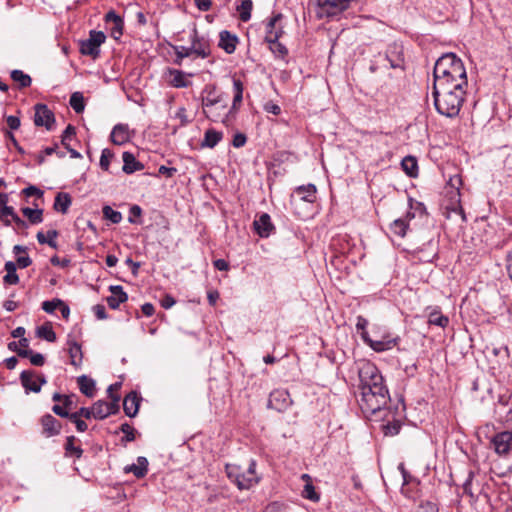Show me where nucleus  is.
<instances>
[{"instance_id": "nucleus-48", "label": "nucleus", "mask_w": 512, "mask_h": 512, "mask_svg": "<svg viewBox=\"0 0 512 512\" xmlns=\"http://www.w3.org/2000/svg\"><path fill=\"white\" fill-rule=\"evenodd\" d=\"M76 134V129L72 125H68L66 129L64 130L62 134L61 143L65 148H68V145H70V141Z\"/></svg>"}, {"instance_id": "nucleus-19", "label": "nucleus", "mask_w": 512, "mask_h": 512, "mask_svg": "<svg viewBox=\"0 0 512 512\" xmlns=\"http://www.w3.org/2000/svg\"><path fill=\"white\" fill-rule=\"evenodd\" d=\"M238 37L227 30H223L219 34V47L226 53L232 54L237 46Z\"/></svg>"}, {"instance_id": "nucleus-61", "label": "nucleus", "mask_w": 512, "mask_h": 512, "mask_svg": "<svg viewBox=\"0 0 512 512\" xmlns=\"http://www.w3.org/2000/svg\"><path fill=\"white\" fill-rule=\"evenodd\" d=\"M123 26L124 22L121 20V22L114 23V27L111 30V35L114 39H119L120 36L123 34Z\"/></svg>"}, {"instance_id": "nucleus-12", "label": "nucleus", "mask_w": 512, "mask_h": 512, "mask_svg": "<svg viewBox=\"0 0 512 512\" xmlns=\"http://www.w3.org/2000/svg\"><path fill=\"white\" fill-rule=\"evenodd\" d=\"M385 60L392 69H403L404 57L402 47L396 43L390 45L386 50Z\"/></svg>"}, {"instance_id": "nucleus-35", "label": "nucleus", "mask_w": 512, "mask_h": 512, "mask_svg": "<svg viewBox=\"0 0 512 512\" xmlns=\"http://www.w3.org/2000/svg\"><path fill=\"white\" fill-rule=\"evenodd\" d=\"M23 215L28 218L31 224H39L43 221V210L24 207L21 209Z\"/></svg>"}, {"instance_id": "nucleus-38", "label": "nucleus", "mask_w": 512, "mask_h": 512, "mask_svg": "<svg viewBox=\"0 0 512 512\" xmlns=\"http://www.w3.org/2000/svg\"><path fill=\"white\" fill-rule=\"evenodd\" d=\"M36 335L39 338L45 339L48 342H55L56 341V334L53 331L50 324H44L37 328Z\"/></svg>"}, {"instance_id": "nucleus-5", "label": "nucleus", "mask_w": 512, "mask_h": 512, "mask_svg": "<svg viewBox=\"0 0 512 512\" xmlns=\"http://www.w3.org/2000/svg\"><path fill=\"white\" fill-rule=\"evenodd\" d=\"M206 96L202 97V107L205 116L214 122H218L221 118V113L219 111H214L215 106H221L222 110L227 109V102L223 98L222 95H216L214 88H206L204 90Z\"/></svg>"}, {"instance_id": "nucleus-46", "label": "nucleus", "mask_w": 512, "mask_h": 512, "mask_svg": "<svg viewBox=\"0 0 512 512\" xmlns=\"http://www.w3.org/2000/svg\"><path fill=\"white\" fill-rule=\"evenodd\" d=\"M302 496L305 499L311 500L313 502H317L320 499L319 494L316 493L315 487L312 485L311 482H308L305 484L303 492H302Z\"/></svg>"}, {"instance_id": "nucleus-6", "label": "nucleus", "mask_w": 512, "mask_h": 512, "mask_svg": "<svg viewBox=\"0 0 512 512\" xmlns=\"http://www.w3.org/2000/svg\"><path fill=\"white\" fill-rule=\"evenodd\" d=\"M106 36L102 31L91 30L89 38L80 41V52L83 55L96 59L100 55V46L105 42Z\"/></svg>"}, {"instance_id": "nucleus-16", "label": "nucleus", "mask_w": 512, "mask_h": 512, "mask_svg": "<svg viewBox=\"0 0 512 512\" xmlns=\"http://www.w3.org/2000/svg\"><path fill=\"white\" fill-rule=\"evenodd\" d=\"M110 139L115 145H124L131 140L130 130L127 124L119 123L111 131Z\"/></svg>"}, {"instance_id": "nucleus-57", "label": "nucleus", "mask_w": 512, "mask_h": 512, "mask_svg": "<svg viewBox=\"0 0 512 512\" xmlns=\"http://www.w3.org/2000/svg\"><path fill=\"white\" fill-rule=\"evenodd\" d=\"M6 122L10 130H17L21 125L20 118L17 116H6Z\"/></svg>"}, {"instance_id": "nucleus-25", "label": "nucleus", "mask_w": 512, "mask_h": 512, "mask_svg": "<svg viewBox=\"0 0 512 512\" xmlns=\"http://www.w3.org/2000/svg\"><path fill=\"white\" fill-rule=\"evenodd\" d=\"M68 353L70 356V363L75 367H79L82 363L83 353L81 346L74 340L68 341Z\"/></svg>"}, {"instance_id": "nucleus-28", "label": "nucleus", "mask_w": 512, "mask_h": 512, "mask_svg": "<svg viewBox=\"0 0 512 512\" xmlns=\"http://www.w3.org/2000/svg\"><path fill=\"white\" fill-rule=\"evenodd\" d=\"M223 138V133L214 129H207L204 139L201 143L202 147L214 148Z\"/></svg>"}, {"instance_id": "nucleus-37", "label": "nucleus", "mask_w": 512, "mask_h": 512, "mask_svg": "<svg viewBox=\"0 0 512 512\" xmlns=\"http://www.w3.org/2000/svg\"><path fill=\"white\" fill-rule=\"evenodd\" d=\"M70 106L76 113H82L85 109L84 96L81 92H74L70 96Z\"/></svg>"}, {"instance_id": "nucleus-52", "label": "nucleus", "mask_w": 512, "mask_h": 512, "mask_svg": "<svg viewBox=\"0 0 512 512\" xmlns=\"http://www.w3.org/2000/svg\"><path fill=\"white\" fill-rule=\"evenodd\" d=\"M238 108L239 107H234V103H232L231 108L225 113L224 117L221 119V122L224 125L229 126L231 122L235 119V114Z\"/></svg>"}, {"instance_id": "nucleus-32", "label": "nucleus", "mask_w": 512, "mask_h": 512, "mask_svg": "<svg viewBox=\"0 0 512 512\" xmlns=\"http://www.w3.org/2000/svg\"><path fill=\"white\" fill-rule=\"evenodd\" d=\"M401 166L406 174L410 177H416L418 173V164L417 160L413 156H406L402 162Z\"/></svg>"}, {"instance_id": "nucleus-55", "label": "nucleus", "mask_w": 512, "mask_h": 512, "mask_svg": "<svg viewBox=\"0 0 512 512\" xmlns=\"http://www.w3.org/2000/svg\"><path fill=\"white\" fill-rule=\"evenodd\" d=\"M282 33H283L282 28H276V31H274V32L267 31L265 40L270 44L279 42L278 40L281 37Z\"/></svg>"}, {"instance_id": "nucleus-33", "label": "nucleus", "mask_w": 512, "mask_h": 512, "mask_svg": "<svg viewBox=\"0 0 512 512\" xmlns=\"http://www.w3.org/2000/svg\"><path fill=\"white\" fill-rule=\"evenodd\" d=\"M19 357L29 358L30 362L34 366H43L45 364V358L41 353H35L31 349L19 351Z\"/></svg>"}, {"instance_id": "nucleus-18", "label": "nucleus", "mask_w": 512, "mask_h": 512, "mask_svg": "<svg viewBox=\"0 0 512 512\" xmlns=\"http://www.w3.org/2000/svg\"><path fill=\"white\" fill-rule=\"evenodd\" d=\"M140 400L141 398L135 391H131L126 395L123 401V410L128 417H135L137 415Z\"/></svg>"}, {"instance_id": "nucleus-7", "label": "nucleus", "mask_w": 512, "mask_h": 512, "mask_svg": "<svg viewBox=\"0 0 512 512\" xmlns=\"http://www.w3.org/2000/svg\"><path fill=\"white\" fill-rule=\"evenodd\" d=\"M191 52L192 55L198 58L205 59L211 54L210 40L205 35H200L196 27L190 33Z\"/></svg>"}, {"instance_id": "nucleus-44", "label": "nucleus", "mask_w": 512, "mask_h": 512, "mask_svg": "<svg viewBox=\"0 0 512 512\" xmlns=\"http://www.w3.org/2000/svg\"><path fill=\"white\" fill-rule=\"evenodd\" d=\"M104 218L111 221L113 224H118L122 220V214L119 211L112 209L110 206L106 205L102 209Z\"/></svg>"}, {"instance_id": "nucleus-51", "label": "nucleus", "mask_w": 512, "mask_h": 512, "mask_svg": "<svg viewBox=\"0 0 512 512\" xmlns=\"http://www.w3.org/2000/svg\"><path fill=\"white\" fill-rule=\"evenodd\" d=\"M400 428H401L400 421L388 422L387 425L385 426V429H386L385 434L391 435V436L397 435L400 431Z\"/></svg>"}, {"instance_id": "nucleus-36", "label": "nucleus", "mask_w": 512, "mask_h": 512, "mask_svg": "<svg viewBox=\"0 0 512 512\" xmlns=\"http://www.w3.org/2000/svg\"><path fill=\"white\" fill-rule=\"evenodd\" d=\"M57 236L58 232L56 230H49L46 235L43 232H38L36 237L40 244H48L51 248H57L55 241Z\"/></svg>"}, {"instance_id": "nucleus-2", "label": "nucleus", "mask_w": 512, "mask_h": 512, "mask_svg": "<svg viewBox=\"0 0 512 512\" xmlns=\"http://www.w3.org/2000/svg\"><path fill=\"white\" fill-rule=\"evenodd\" d=\"M467 84L441 82L433 85V97L436 110L446 117H455L459 114L464 102Z\"/></svg>"}, {"instance_id": "nucleus-34", "label": "nucleus", "mask_w": 512, "mask_h": 512, "mask_svg": "<svg viewBox=\"0 0 512 512\" xmlns=\"http://www.w3.org/2000/svg\"><path fill=\"white\" fill-rule=\"evenodd\" d=\"M253 9L252 0H242L241 4L237 6L239 18L242 22H248L251 19V12Z\"/></svg>"}, {"instance_id": "nucleus-1", "label": "nucleus", "mask_w": 512, "mask_h": 512, "mask_svg": "<svg viewBox=\"0 0 512 512\" xmlns=\"http://www.w3.org/2000/svg\"><path fill=\"white\" fill-rule=\"evenodd\" d=\"M359 379L361 393L358 401L362 412L374 415L383 410L390 396L378 368L370 362L364 363L359 369Z\"/></svg>"}, {"instance_id": "nucleus-56", "label": "nucleus", "mask_w": 512, "mask_h": 512, "mask_svg": "<svg viewBox=\"0 0 512 512\" xmlns=\"http://www.w3.org/2000/svg\"><path fill=\"white\" fill-rule=\"evenodd\" d=\"M22 193L27 197H30V196L42 197L44 194L42 190H40L39 188H37L36 186H33V185H30V186L26 187L25 189H23Z\"/></svg>"}, {"instance_id": "nucleus-47", "label": "nucleus", "mask_w": 512, "mask_h": 512, "mask_svg": "<svg viewBox=\"0 0 512 512\" xmlns=\"http://www.w3.org/2000/svg\"><path fill=\"white\" fill-rule=\"evenodd\" d=\"M113 157H114V154L110 149H108V148L103 149L101 152V157H100V162H99L101 169H103L104 171H108L110 161Z\"/></svg>"}, {"instance_id": "nucleus-60", "label": "nucleus", "mask_w": 512, "mask_h": 512, "mask_svg": "<svg viewBox=\"0 0 512 512\" xmlns=\"http://www.w3.org/2000/svg\"><path fill=\"white\" fill-rule=\"evenodd\" d=\"M15 264L17 265V267L23 269L32 264V259L28 255L18 256Z\"/></svg>"}, {"instance_id": "nucleus-24", "label": "nucleus", "mask_w": 512, "mask_h": 512, "mask_svg": "<svg viewBox=\"0 0 512 512\" xmlns=\"http://www.w3.org/2000/svg\"><path fill=\"white\" fill-rule=\"evenodd\" d=\"M316 191L317 189L314 184H307L297 187L294 190V194L303 201L313 203L316 198Z\"/></svg>"}, {"instance_id": "nucleus-49", "label": "nucleus", "mask_w": 512, "mask_h": 512, "mask_svg": "<svg viewBox=\"0 0 512 512\" xmlns=\"http://www.w3.org/2000/svg\"><path fill=\"white\" fill-rule=\"evenodd\" d=\"M121 432L125 434L124 438H122V442H131L135 440V429L128 423H123L120 426Z\"/></svg>"}, {"instance_id": "nucleus-54", "label": "nucleus", "mask_w": 512, "mask_h": 512, "mask_svg": "<svg viewBox=\"0 0 512 512\" xmlns=\"http://www.w3.org/2000/svg\"><path fill=\"white\" fill-rule=\"evenodd\" d=\"M417 512H439V509L434 502L426 501L419 505Z\"/></svg>"}, {"instance_id": "nucleus-14", "label": "nucleus", "mask_w": 512, "mask_h": 512, "mask_svg": "<svg viewBox=\"0 0 512 512\" xmlns=\"http://www.w3.org/2000/svg\"><path fill=\"white\" fill-rule=\"evenodd\" d=\"M40 423L42 426V434L47 438L58 435L62 428L61 423L50 414L42 416Z\"/></svg>"}, {"instance_id": "nucleus-63", "label": "nucleus", "mask_w": 512, "mask_h": 512, "mask_svg": "<svg viewBox=\"0 0 512 512\" xmlns=\"http://www.w3.org/2000/svg\"><path fill=\"white\" fill-rule=\"evenodd\" d=\"M194 2L197 8L203 12L210 10L212 6L211 0H194Z\"/></svg>"}, {"instance_id": "nucleus-42", "label": "nucleus", "mask_w": 512, "mask_h": 512, "mask_svg": "<svg viewBox=\"0 0 512 512\" xmlns=\"http://www.w3.org/2000/svg\"><path fill=\"white\" fill-rule=\"evenodd\" d=\"M462 185V179L459 175L451 176L447 182V188H451V198L460 196V187Z\"/></svg>"}, {"instance_id": "nucleus-23", "label": "nucleus", "mask_w": 512, "mask_h": 512, "mask_svg": "<svg viewBox=\"0 0 512 512\" xmlns=\"http://www.w3.org/2000/svg\"><path fill=\"white\" fill-rule=\"evenodd\" d=\"M125 473H133L136 478H143L148 472V460L139 456L137 464H131L124 467Z\"/></svg>"}, {"instance_id": "nucleus-20", "label": "nucleus", "mask_w": 512, "mask_h": 512, "mask_svg": "<svg viewBox=\"0 0 512 512\" xmlns=\"http://www.w3.org/2000/svg\"><path fill=\"white\" fill-rule=\"evenodd\" d=\"M123 159V167L122 170L126 174H132L136 171H141L144 169V164L137 161L135 156L128 151H125L122 154Z\"/></svg>"}, {"instance_id": "nucleus-4", "label": "nucleus", "mask_w": 512, "mask_h": 512, "mask_svg": "<svg viewBox=\"0 0 512 512\" xmlns=\"http://www.w3.org/2000/svg\"><path fill=\"white\" fill-rule=\"evenodd\" d=\"M255 468L256 461L252 459L246 470H243L240 465L227 463L225 465V472L228 479L235 483L239 490H248L260 481Z\"/></svg>"}, {"instance_id": "nucleus-45", "label": "nucleus", "mask_w": 512, "mask_h": 512, "mask_svg": "<svg viewBox=\"0 0 512 512\" xmlns=\"http://www.w3.org/2000/svg\"><path fill=\"white\" fill-rule=\"evenodd\" d=\"M233 90H234V97H233L234 107H239L242 102V99H243V84L239 79L233 80Z\"/></svg>"}, {"instance_id": "nucleus-40", "label": "nucleus", "mask_w": 512, "mask_h": 512, "mask_svg": "<svg viewBox=\"0 0 512 512\" xmlns=\"http://www.w3.org/2000/svg\"><path fill=\"white\" fill-rule=\"evenodd\" d=\"M172 48L176 55L175 63L178 65L181 64V62L184 58L193 56L190 46L174 45V46H172Z\"/></svg>"}, {"instance_id": "nucleus-22", "label": "nucleus", "mask_w": 512, "mask_h": 512, "mask_svg": "<svg viewBox=\"0 0 512 512\" xmlns=\"http://www.w3.org/2000/svg\"><path fill=\"white\" fill-rule=\"evenodd\" d=\"M36 374L32 370H24L20 374V381L26 392L39 393L41 391V385H38L33 378Z\"/></svg>"}, {"instance_id": "nucleus-62", "label": "nucleus", "mask_w": 512, "mask_h": 512, "mask_svg": "<svg viewBox=\"0 0 512 512\" xmlns=\"http://www.w3.org/2000/svg\"><path fill=\"white\" fill-rule=\"evenodd\" d=\"M264 110L268 113H271L273 115H279L281 113V108L279 105L273 103V102H267L264 105Z\"/></svg>"}, {"instance_id": "nucleus-8", "label": "nucleus", "mask_w": 512, "mask_h": 512, "mask_svg": "<svg viewBox=\"0 0 512 512\" xmlns=\"http://www.w3.org/2000/svg\"><path fill=\"white\" fill-rule=\"evenodd\" d=\"M112 401L107 402L103 400H99L93 404L91 407V413L93 414V418L95 419H104L109 415L115 414L119 410V395H111Z\"/></svg>"}, {"instance_id": "nucleus-10", "label": "nucleus", "mask_w": 512, "mask_h": 512, "mask_svg": "<svg viewBox=\"0 0 512 512\" xmlns=\"http://www.w3.org/2000/svg\"><path fill=\"white\" fill-rule=\"evenodd\" d=\"M291 405L288 391L278 389L270 393L268 407L277 411H284Z\"/></svg>"}, {"instance_id": "nucleus-15", "label": "nucleus", "mask_w": 512, "mask_h": 512, "mask_svg": "<svg viewBox=\"0 0 512 512\" xmlns=\"http://www.w3.org/2000/svg\"><path fill=\"white\" fill-rule=\"evenodd\" d=\"M253 226L256 233L262 238L269 237L275 229L271 222V217L267 213H262L257 219H255Z\"/></svg>"}, {"instance_id": "nucleus-29", "label": "nucleus", "mask_w": 512, "mask_h": 512, "mask_svg": "<svg viewBox=\"0 0 512 512\" xmlns=\"http://www.w3.org/2000/svg\"><path fill=\"white\" fill-rule=\"evenodd\" d=\"M71 203L72 199L68 193L59 192L55 197L53 207L56 211L66 214Z\"/></svg>"}, {"instance_id": "nucleus-21", "label": "nucleus", "mask_w": 512, "mask_h": 512, "mask_svg": "<svg viewBox=\"0 0 512 512\" xmlns=\"http://www.w3.org/2000/svg\"><path fill=\"white\" fill-rule=\"evenodd\" d=\"M362 339L366 344H368L376 352H382V351L389 350L396 344L395 339L372 340L369 337L368 332L362 333Z\"/></svg>"}, {"instance_id": "nucleus-50", "label": "nucleus", "mask_w": 512, "mask_h": 512, "mask_svg": "<svg viewBox=\"0 0 512 512\" xmlns=\"http://www.w3.org/2000/svg\"><path fill=\"white\" fill-rule=\"evenodd\" d=\"M59 305H62V300L61 299H53L51 301H44L42 303V309L46 312V313H53L58 307Z\"/></svg>"}, {"instance_id": "nucleus-3", "label": "nucleus", "mask_w": 512, "mask_h": 512, "mask_svg": "<svg viewBox=\"0 0 512 512\" xmlns=\"http://www.w3.org/2000/svg\"><path fill=\"white\" fill-rule=\"evenodd\" d=\"M434 84L443 82L467 84L464 64L454 53L442 55L434 66Z\"/></svg>"}, {"instance_id": "nucleus-17", "label": "nucleus", "mask_w": 512, "mask_h": 512, "mask_svg": "<svg viewBox=\"0 0 512 512\" xmlns=\"http://www.w3.org/2000/svg\"><path fill=\"white\" fill-rule=\"evenodd\" d=\"M109 290L111 291L112 295L107 298V303L111 309H117L121 303H124L128 300V295L123 290L122 286H110Z\"/></svg>"}, {"instance_id": "nucleus-30", "label": "nucleus", "mask_w": 512, "mask_h": 512, "mask_svg": "<svg viewBox=\"0 0 512 512\" xmlns=\"http://www.w3.org/2000/svg\"><path fill=\"white\" fill-rule=\"evenodd\" d=\"M170 84L176 88H184L190 86L191 82L186 79L185 73L181 70L170 69Z\"/></svg>"}, {"instance_id": "nucleus-53", "label": "nucleus", "mask_w": 512, "mask_h": 512, "mask_svg": "<svg viewBox=\"0 0 512 512\" xmlns=\"http://www.w3.org/2000/svg\"><path fill=\"white\" fill-rule=\"evenodd\" d=\"M238 108L239 107H234V103H232L231 108L225 113L224 117L221 119V122L224 125L229 126L231 122L235 119V114Z\"/></svg>"}, {"instance_id": "nucleus-39", "label": "nucleus", "mask_w": 512, "mask_h": 512, "mask_svg": "<svg viewBox=\"0 0 512 512\" xmlns=\"http://www.w3.org/2000/svg\"><path fill=\"white\" fill-rule=\"evenodd\" d=\"M428 323L430 325H436L441 328H445L449 323V319L439 311H433L428 316Z\"/></svg>"}, {"instance_id": "nucleus-31", "label": "nucleus", "mask_w": 512, "mask_h": 512, "mask_svg": "<svg viewBox=\"0 0 512 512\" xmlns=\"http://www.w3.org/2000/svg\"><path fill=\"white\" fill-rule=\"evenodd\" d=\"M6 275L3 277L5 284L16 285L19 283V276L16 273L17 265L13 261H7L4 265Z\"/></svg>"}, {"instance_id": "nucleus-9", "label": "nucleus", "mask_w": 512, "mask_h": 512, "mask_svg": "<svg viewBox=\"0 0 512 512\" xmlns=\"http://www.w3.org/2000/svg\"><path fill=\"white\" fill-rule=\"evenodd\" d=\"M34 109V124L36 126H44L47 130H51L55 123L54 113L45 104H36Z\"/></svg>"}, {"instance_id": "nucleus-27", "label": "nucleus", "mask_w": 512, "mask_h": 512, "mask_svg": "<svg viewBox=\"0 0 512 512\" xmlns=\"http://www.w3.org/2000/svg\"><path fill=\"white\" fill-rule=\"evenodd\" d=\"M10 77L17 84L18 89H24L31 86V77L22 70L14 69L10 73Z\"/></svg>"}, {"instance_id": "nucleus-59", "label": "nucleus", "mask_w": 512, "mask_h": 512, "mask_svg": "<svg viewBox=\"0 0 512 512\" xmlns=\"http://www.w3.org/2000/svg\"><path fill=\"white\" fill-rule=\"evenodd\" d=\"M271 50L274 53H277L281 57H284L288 53L287 48L282 43H280V42L272 43L271 44Z\"/></svg>"}, {"instance_id": "nucleus-43", "label": "nucleus", "mask_w": 512, "mask_h": 512, "mask_svg": "<svg viewBox=\"0 0 512 512\" xmlns=\"http://www.w3.org/2000/svg\"><path fill=\"white\" fill-rule=\"evenodd\" d=\"M76 438L74 436L67 437L65 444L66 454L73 455L76 458H80L83 454V450L79 446H74Z\"/></svg>"}, {"instance_id": "nucleus-11", "label": "nucleus", "mask_w": 512, "mask_h": 512, "mask_svg": "<svg viewBox=\"0 0 512 512\" xmlns=\"http://www.w3.org/2000/svg\"><path fill=\"white\" fill-rule=\"evenodd\" d=\"M495 452L499 455H505L512 450V432L503 431L497 433L491 440Z\"/></svg>"}, {"instance_id": "nucleus-13", "label": "nucleus", "mask_w": 512, "mask_h": 512, "mask_svg": "<svg viewBox=\"0 0 512 512\" xmlns=\"http://www.w3.org/2000/svg\"><path fill=\"white\" fill-rule=\"evenodd\" d=\"M350 0H317L318 6L328 16H334L349 7Z\"/></svg>"}, {"instance_id": "nucleus-58", "label": "nucleus", "mask_w": 512, "mask_h": 512, "mask_svg": "<svg viewBox=\"0 0 512 512\" xmlns=\"http://www.w3.org/2000/svg\"><path fill=\"white\" fill-rule=\"evenodd\" d=\"M247 137L243 133H236L232 140V145L235 148L243 147L246 144Z\"/></svg>"}, {"instance_id": "nucleus-26", "label": "nucleus", "mask_w": 512, "mask_h": 512, "mask_svg": "<svg viewBox=\"0 0 512 512\" xmlns=\"http://www.w3.org/2000/svg\"><path fill=\"white\" fill-rule=\"evenodd\" d=\"M80 391L87 397H93L95 394V381L86 375H81L77 379Z\"/></svg>"}, {"instance_id": "nucleus-64", "label": "nucleus", "mask_w": 512, "mask_h": 512, "mask_svg": "<svg viewBox=\"0 0 512 512\" xmlns=\"http://www.w3.org/2000/svg\"><path fill=\"white\" fill-rule=\"evenodd\" d=\"M176 303V300L174 299L173 296L169 295V294H166L163 299L161 300V306L164 308V309H169L171 308L172 306H174Z\"/></svg>"}, {"instance_id": "nucleus-41", "label": "nucleus", "mask_w": 512, "mask_h": 512, "mask_svg": "<svg viewBox=\"0 0 512 512\" xmlns=\"http://www.w3.org/2000/svg\"><path fill=\"white\" fill-rule=\"evenodd\" d=\"M390 228L394 234H396L400 237H404L406 234V231L408 229L407 220L403 219V218H398L393 221Z\"/></svg>"}]
</instances>
